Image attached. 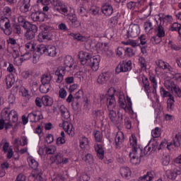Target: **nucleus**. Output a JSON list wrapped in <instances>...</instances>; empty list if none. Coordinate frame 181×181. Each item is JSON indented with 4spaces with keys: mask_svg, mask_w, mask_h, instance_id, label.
Listing matches in <instances>:
<instances>
[{
    "mask_svg": "<svg viewBox=\"0 0 181 181\" xmlns=\"http://www.w3.org/2000/svg\"><path fill=\"white\" fill-rule=\"evenodd\" d=\"M6 84L7 88H11L15 84V77L13 75H8L6 77Z\"/></svg>",
    "mask_w": 181,
    "mask_h": 181,
    "instance_id": "nucleus-35",
    "label": "nucleus"
},
{
    "mask_svg": "<svg viewBox=\"0 0 181 181\" xmlns=\"http://www.w3.org/2000/svg\"><path fill=\"white\" fill-rule=\"evenodd\" d=\"M40 29L42 32L38 35L37 40L38 42H45L46 40V26L42 25L40 26Z\"/></svg>",
    "mask_w": 181,
    "mask_h": 181,
    "instance_id": "nucleus-28",
    "label": "nucleus"
},
{
    "mask_svg": "<svg viewBox=\"0 0 181 181\" xmlns=\"http://www.w3.org/2000/svg\"><path fill=\"white\" fill-rule=\"evenodd\" d=\"M171 32H178L179 36H181V24L178 23H173L170 25Z\"/></svg>",
    "mask_w": 181,
    "mask_h": 181,
    "instance_id": "nucleus-37",
    "label": "nucleus"
},
{
    "mask_svg": "<svg viewBox=\"0 0 181 181\" xmlns=\"http://www.w3.org/2000/svg\"><path fill=\"white\" fill-rule=\"evenodd\" d=\"M149 81H151V86L153 88V90H152L153 94H156V90L158 89V79L156 76H155L154 74L150 75Z\"/></svg>",
    "mask_w": 181,
    "mask_h": 181,
    "instance_id": "nucleus-21",
    "label": "nucleus"
},
{
    "mask_svg": "<svg viewBox=\"0 0 181 181\" xmlns=\"http://www.w3.org/2000/svg\"><path fill=\"white\" fill-rule=\"evenodd\" d=\"M173 93H174L175 95L177 97L181 98V89L179 86L176 85L171 90Z\"/></svg>",
    "mask_w": 181,
    "mask_h": 181,
    "instance_id": "nucleus-56",
    "label": "nucleus"
},
{
    "mask_svg": "<svg viewBox=\"0 0 181 181\" xmlns=\"http://www.w3.org/2000/svg\"><path fill=\"white\" fill-rule=\"evenodd\" d=\"M78 57L82 66H90V63L91 62L93 56L91 55V54L87 52L81 51L78 54Z\"/></svg>",
    "mask_w": 181,
    "mask_h": 181,
    "instance_id": "nucleus-6",
    "label": "nucleus"
},
{
    "mask_svg": "<svg viewBox=\"0 0 181 181\" xmlns=\"http://www.w3.org/2000/svg\"><path fill=\"white\" fill-rule=\"evenodd\" d=\"M23 28L26 30L24 36L27 40H32L35 39L36 33H37V26L36 25L30 24V23H25Z\"/></svg>",
    "mask_w": 181,
    "mask_h": 181,
    "instance_id": "nucleus-3",
    "label": "nucleus"
},
{
    "mask_svg": "<svg viewBox=\"0 0 181 181\" xmlns=\"http://www.w3.org/2000/svg\"><path fill=\"white\" fill-rule=\"evenodd\" d=\"M93 135L96 142H101V141H103V135L100 131L93 132Z\"/></svg>",
    "mask_w": 181,
    "mask_h": 181,
    "instance_id": "nucleus-50",
    "label": "nucleus"
},
{
    "mask_svg": "<svg viewBox=\"0 0 181 181\" xmlns=\"http://www.w3.org/2000/svg\"><path fill=\"white\" fill-rule=\"evenodd\" d=\"M27 162L28 163V165L31 169H37L39 166V163H37V161L35 159H34L33 157L29 156L27 158Z\"/></svg>",
    "mask_w": 181,
    "mask_h": 181,
    "instance_id": "nucleus-30",
    "label": "nucleus"
},
{
    "mask_svg": "<svg viewBox=\"0 0 181 181\" xmlns=\"http://www.w3.org/2000/svg\"><path fill=\"white\" fill-rule=\"evenodd\" d=\"M69 21V25L70 28H72L73 29H76L81 26V21H79L78 18H77L76 15L70 16Z\"/></svg>",
    "mask_w": 181,
    "mask_h": 181,
    "instance_id": "nucleus-15",
    "label": "nucleus"
},
{
    "mask_svg": "<svg viewBox=\"0 0 181 181\" xmlns=\"http://www.w3.org/2000/svg\"><path fill=\"white\" fill-rule=\"evenodd\" d=\"M120 175L124 177V179L131 177V169L128 167H122L120 168Z\"/></svg>",
    "mask_w": 181,
    "mask_h": 181,
    "instance_id": "nucleus-29",
    "label": "nucleus"
},
{
    "mask_svg": "<svg viewBox=\"0 0 181 181\" xmlns=\"http://www.w3.org/2000/svg\"><path fill=\"white\" fill-rule=\"evenodd\" d=\"M177 84L175 83L173 81H167L165 83V87L167 88V90H171L176 86Z\"/></svg>",
    "mask_w": 181,
    "mask_h": 181,
    "instance_id": "nucleus-55",
    "label": "nucleus"
},
{
    "mask_svg": "<svg viewBox=\"0 0 181 181\" xmlns=\"http://www.w3.org/2000/svg\"><path fill=\"white\" fill-rule=\"evenodd\" d=\"M45 100H46V96H42V99H40V98H37L35 99V104L37 105V107H42V104H45Z\"/></svg>",
    "mask_w": 181,
    "mask_h": 181,
    "instance_id": "nucleus-59",
    "label": "nucleus"
},
{
    "mask_svg": "<svg viewBox=\"0 0 181 181\" xmlns=\"http://www.w3.org/2000/svg\"><path fill=\"white\" fill-rule=\"evenodd\" d=\"M156 63L158 67H159V69H162L163 70H166V69H168V70L170 71V69H172V67L169 66V64L163 62L162 59L158 60L156 62Z\"/></svg>",
    "mask_w": 181,
    "mask_h": 181,
    "instance_id": "nucleus-31",
    "label": "nucleus"
},
{
    "mask_svg": "<svg viewBox=\"0 0 181 181\" xmlns=\"http://www.w3.org/2000/svg\"><path fill=\"white\" fill-rule=\"evenodd\" d=\"M1 117L5 121H11V110L6 107L1 110Z\"/></svg>",
    "mask_w": 181,
    "mask_h": 181,
    "instance_id": "nucleus-26",
    "label": "nucleus"
},
{
    "mask_svg": "<svg viewBox=\"0 0 181 181\" xmlns=\"http://www.w3.org/2000/svg\"><path fill=\"white\" fill-rule=\"evenodd\" d=\"M101 62V57L100 55L92 56L90 59V62L89 64V67L93 70V71H97L100 69V62Z\"/></svg>",
    "mask_w": 181,
    "mask_h": 181,
    "instance_id": "nucleus-10",
    "label": "nucleus"
},
{
    "mask_svg": "<svg viewBox=\"0 0 181 181\" xmlns=\"http://www.w3.org/2000/svg\"><path fill=\"white\" fill-rule=\"evenodd\" d=\"M47 53H48V56L50 57H54L57 52H56V47L53 45H48L46 48Z\"/></svg>",
    "mask_w": 181,
    "mask_h": 181,
    "instance_id": "nucleus-34",
    "label": "nucleus"
},
{
    "mask_svg": "<svg viewBox=\"0 0 181 181\" xmlns=\"http://www.w3.org/2000/svg\"><path fill=\"white\" fill-rule=\"evenodd\" d=\"M160 42H162V37H159L158 35H154L153 37H151V42L153 45H159V43H160Z\"/></svg>",
    "mask_w": 181,
    "mask_h": 181,
    "instance_id": "nucleus-48",
    "label": "nucleus"
},
{
    "mask_svg": "<svg viewBox=\"0 0 181 181\" xmlns=\"http://www.w3.org/2000/svg\"><path fill=\"white\" fill-rule=\"evenodd\" d=\"M175 109V97L173 98H168L167 100V110L170 112H172V111Z\"/></svg>",
    "mask_w": 181,
    "mask_h": 181,
    "instance_id": "nucleus-33",
    "label": "nucleus"
},
{
    "mask_svg": "<svg viewBox=\"0 0 181 181\" xmlns=\"http://www.w3.org/2000/svg\"><path fill=\"white\" fill-rule=\"evenodd\" d=\"M3 151L6 153H7L8 159H11V158L13 156V150L12 149V147L9 146V143H4V144L3 145Z\"/></svg>",
    "mask_w": 181,
    "mask_h": 181,
    "instance_id": "nucleus-20",
    "label": "nucleus"
},
{
    "mask_svg": "<svg viewBox=\"0 0 181 181\" xmlns=\"http://www.w3.org/2000/svg\"><path fill=\"white\" fill-rule=\"evenodd\" d=\"M180 135H179L178 134H175L173 139V143L170 142L167 144V148L168 149V151H172V148H170V146H173V145L175 148H179V146H180Z\"/></svg>",
    "mask_w": 181,
    "mask_h": 181,
    "instance_id": "nucleus-17",
    "label": "nucleus"
},
{
    "mask_svg": "<svg viewBox=\"0 0 181 181\" xmlns=\"http://www.w3.org/2000/svg\"><path fill=\"white\" fill-rule=\"evenodd\" d=\"M42 84L40 86V91L45 94L46 93V75L41 77Z\"/></svg>",
    "mask_w": 181,
    "mask_h": 181,
    "instance_id": "nucleus-46",
    "label": "nucleus"
},
{
    "mask_svg": "<svg viewBox=\"0 0 181 181\" xmlns=\"http://www.w3.org/2000/svg\"><path fill=\"white\" fill-rule=\"evenodd\" d=\"M129 155H134V156L139 158H142V156H144L142 149L138 146L133 148L132 151L129 153Z\"/></svg>",
    "mask_w": 181,
    "mask_h": 181,
    "instance_id": "nucleus-32",
    "label": "nucleus"
},
{
    "mask_svg": "<svg viewBox=\"0 0 181 181\" xmlns=\"http://www.w3.org/2000/svg\"><path fill=\"white\" fill-rule=\"evenodd\" d=\"M110 78H111V73L103 72L98 76L97 83L98 84L104 86V84H107V83H108Z\"/></svg>",
    "mask_w": 181,
    "mask_h": 181,
    "instance_id": "nucleus-11",
    "label": "nucleus"
},
{
    "mask_svg": "<svg viewBox=\"0 0 181 181\" xmlns=\"http://www.w3.org/2000/svg\"><path fill=\"white\" fill-rule=\"evenodd\" d=\"M124 54H127L129 57H132V56L134 54V49H132L131 47H127L124 49Z\"/></svg>",
    "mask_w": 181,
    "mask_h": 181,
    "instance_id": "nucleus-63",
    "label": "nucleus"
},
{
    "mask_svg": "<svg viewBox=\"0 0 181 181\" xmlns=\"http://www.w3.org/2000/svg\"><path fill=\"white\" fill-rule=\"evenodd\" d=\"M23 62V59L22 58V57L18 56V57H14V64L16 66H21Z\"/></svg>",
    "mask_w": 181,
    "mask_h": 181,
    "instance_id": "nucleus-61",
    "label": "nucleus"
},
{
    "mask_svg": "<svg viewBox=\"0 0 181 181\" xmlns=\"http://www.w3.org/2000/svg\"><path fill=\"white\" fill-rule=\"evenodd\" d=\"M62 127L68 135H71V136H74V127H73V124L71 123L68 121H64L63 122Z\"/></svg>",
    "mask_w": 181,
    "mask_h": 181,
    "instance_id": "nucleus-14",
    "label": "nucleus"
},
{
    "mask_svg": "<svg viewBox=\"0 0 181 181\" xmlns=\"http://www.w3.org/2000/svg\"><path fill=\"white\" fill-rule=\"evenodd\" d=\"M108 117L110 121L117 125V127H121L122 125V115H117V112L113 110H108Z\"/></svg>",
    "mask_w": 181,
    "mask_h": 181,
    "instance_id": "nucleus-7",
    "label": "nucleus"
},
{
    "mask_svg": "<svg viewBox=\"0 0 181 181\" xmlns=\"http://www.w3.org/2000/svg\"><path fill=\"white\" fill-rule=\"evenodd\" d=\"M169 163H170V156L168 154L163 155L162 158V165H163V166H168Z\"/></svg>",
    "mask_w": 181,
    "mask_h": 181,
    "instance_id": "nucleus-51",
    "label": "nucleus"
},
{
    "mask_svg": "<svg viewBox=\"0 0 181 181\" xmlns=\"http://www.w3.org/2000/svg\"><path fill=\"white\" fill-rule=\"evenodd\" d=\"M104 115V112L101 110H97L93 111V116L94 118H96V119H98L100 117H103Z\"/></svg>",
    "mask_w": 181,
    "mask_h": 181,
    "instance_id": "nucleus-52",
    "label": "nucleus"
},
{
    "mask_svg": "<svg viewBox=\"0 0 181 181\" xmlns=\"http://www.w3.org/2000/svg\"><path fill=\"white\" fill-rule=\"evenodd\" d=\"M0 23H4V28L3 29L4 33L7 36H9V35L12 33V28H11V23H9V19H8L6 17H1Z\"/></svg>",
    "mask_w": 181,
    "mask_h": 181,
    "instance_id": "nucleus-12",
    "label": "nucleus"
},
{
    "mask_svg": "<svg viewBox=\"0 0 181 181\" xmlns=\"http://www.w3.org/2000/svg\"><path fill=\"white\" fill-rule=\"evenodd\" d=\"M95 151L97 153V156L99 159H104V150L101 144H96L94 146Z\"/></svg>",
    "mask_w": 181,
    "mask_h": 181,
    "instance_id": "nucleus-25",
    "label": "nucleus"
},
{
    "mask_svg": "<svg viewBox=\"0 0 181 181\" xmlns=\"http://www.w3.org/2000/svg\"><path fill=\"white\" fill-rule=\"evenodd\" d=\"M117 107V102L115 101V98L114 95H112L107 98V111L114 110Z\"/></svg>",
    "mask_w": 181,
    "mask_h": 181,
    "instance_id": "nucleus-18",
    "label": "nucleus"
},
{
    "mask_svg": "<svg viewBox=\"0 0 181 181\" xmlns=\"http://www.w3.org/2000/svg\"><path fill=\"white\" fill-rule=\"evenodd\" d=\"M59 98L64 99L66 97H67V91H66V89L64 88H62L59 90Z\"/></svg>",
    "mask_w": 181,
    "mask_h": 181,
    "instance_id": "nucleus-58",
    "label": "nucleus"
},
{
    "mask_svg": "<svg viewBox=\"0 0 181 181\" xmlns=\"http://www.w3.org/2000/svg\"><path fill=\"white\" fill-rule=\"evenodd\" d=\"M49 4H51L52 6H54L55 11L62 13V15H64L65 16L69 15V8L60 0H47L46 12L49 11V7L47 6Z\"/></svg>",
    "mask_w": 181,
    "mask_h": 181,
    "instance_id": "nucleus-2",
    "label": "nucleus"
},
{
    "mask_svg": "<svg viewBox=\"0 0 181 181\" xmlns=\"http://www.w3.org/2000/svg\"><path fill=\"white\" fill-rule=\"evenodd\" d=\"M35 47H36V44H35V41L31 40L25 45V49L27 52H33L35 50Z\"/></svg>",
    "mask_w": 181,
    "mask_h": 181,
    "instance_id": "nucleus-40",
    "label": "nucleus"
},
{
    "mask_svg": "<svg viewBox=\"0 0 181 181\" xmlns=\"http://www.w3.org/2000/svg\"><path fill=\"white\" fill-rule=\"evenodd\" d=\"M115 141L117 149H121L122 143L124 142V133H122V132H117Z\"/></svg>",
    "mask_w": 181,
    "mask_h": 181,
    "instance_id": "nucleus-16",
    "label": "nucleus"
},
{
    "mask_svg": "<svg viewBox=\"0 0 181 181\" xmlns=\"http://www.w3.org/2000/svg\"><path fill=\"white\" fill-rule=\"evenodd\" d=\"M45 52H46V45H40L35 49V53L38 54V56H42V54H45Z\"/></svg>",
    "mask_w": 181,
    "mask_h": 181,
    "instance_id": "nucleus-39",
    "label": "nucleus"
},
{
    "mask_svg": "<svg viewBox=\"0 0 181 181\" xmlns=\"http://www.w3.org/2000/svg\"><path fill=\"white\" fill-rule=\"evenodd\" d=\"M90 180V177L86 173H83L81 175L79 181H88Z\"/></svg>",
    "mask_w": 181,
    "mask_h": 181,
    "instance_id": "nucleus-64",
    "label": "nucleus"
},
{
    "mask_svg": "<svg viewBox=\"0 0 181 181\" xmlns=\"http://www.w3.org/2000/svg\"><path fill=\"white\" fill-rule=\"evenodd\" d=\"M101 12L105 16H111L114 13V8L110 4H105L101 6Z\"/></svg>",
    "mask_w": 181,
    "mask_h": 181,
    "instance_id": "nucleus-13",
    "label": "nucleus"
},
{
    "mask_svg": "<svg viewBox=\"0 0 181 181\" xmlns=\"http://www.w3.org/2000/svg\"><path fill=\"white\" fill-rule=\"evenodd\" d=\"M83 162L86 163L87 165H93L94 163V157L91 153H86L82 156Z\"/></svg>",
    "mask_w": 181,
    "mask_h": 181,
    "instance_id": "nucleus-27",
    "label": "nucleus"
},
{
    "mask_svg": "<svg viewBox=\"0 0 181 181\" xmlns=\"http://www.w3.org/2000/svg\"><path fill=\"white\" fill-rule=\"evenodd\" d=\"M121 18V13L119 12L116 13V15L110 19V23H113L115 25V23H118V20Z\"/></svg>",
    "mask_w": 181,
    "mask_h": 181,
    "instance_id": "nucleus-57",
    "label": "nucleus"
},
{
    "mask_svg": "<svg viewBox=\"0 0 181 181\" xmlns=\"http://www.w3.org/2000/svg\"><path fill=\"white\" fill-rule=\"evenodd\" d=\"M151 135L153 138H159V136H160V129L159 127H156L151 131Z\"/></svg>",
    "mask_w": 181,
    "mask_h": 181,
    "instance_id": "nucleus-54",
    "label": "nucleus"
},
{
    "mask_svg": "<svg viewBox=\"0 0 181 181\" xmlns=\"http://www.w3.org/2000/svg\"><path fill=\"white\" fill-rule=\"evenodd\" d=\"M142 83L144 88V91L147 95H149L151 93V83H149V79L148 78L143 76Z\"/></svg>",
    "mask_w": 181,
    "mask_h": 181,
    "instance_id": "nucleus-22",
    "label": "nucleus"
},
{
    "mask_svg": "<svg viewBox=\"0 0 181 181\" xmlns=\"http://www.w3.org/2000/svg\"><path fill=\"white\" fill-rule=\"evenodd\" d=\"M64 66H59L55 71V76L57 77V83H60L64 80V74H66V68L68 67L70 70H74L76 66H74V59L70 55H67L64 59Z\"/></svg>",
    "mask_w": 181,
    "mask_h": 181,
    "instance_id": "nucleus-1",
    "label": "nucleus"
},
{
    "mask_svg": "<svg viewBox=\"0 0 181 181\" xmlns=\"http://www.w3.org/2000/svg\"><path fill=\"white\" fill-rule=\"evenodd\" d=\"M144 29L146 33H152V30H153V25L152 24V21H147L144 23Z\"/></svg>",
    "mask_w": 181,
    "mask_h": 181,
    "instance_id": "nucleus-41",
    "label": "nucleus"
},
{
    "mask_svg": "<svg viewBox=\"0 0 181 181\" xmlns=\"http://www.w3.org/2000/svg\"><path fill=\"white\" fill-rule=\"evenodd\" d=\"M132 70V62L131 60L122 61L119 63L115 69L116 74H119V73H127Z\"/></svg>",
    "mask_w": 181,
    "mask_h": 181,
    "instance_id": "nucleus-5",
    "label": "nucleus"
},
{
    "mask_svg": "<svg viewBox=\"0 0 181 181\" xmlns=\"http://www.w3.org/2000/svg\"><path fill=\"white\" fill-rule=\"evenodd\" d=\"M129 142L131 146H132V148L138 147V144L136 143V137L132 134V136L129 138Z\"/></svg>",
    "mask_w": 181,
    "mask_h": 181,
    "instance_id": "nucleus-53",
    "label": "nucleus"
},
{
    "mask_svg": "<svg viewBox=\"0 0 181 181\" xmlns=\"http://www.w3.org/2000/svg\"><path fill=\"white\" fill-rule=\"evenodd\" d=\"M54 152H56V146H50L47 148L46 153H47L48 155H53Z\"/></svg>",
    "mask_w": 181,
    "mask_h": 181,
    "instance_id": "nucleus-62",
    "label": "nucleus"
},
{
    "mask_svg": "<svg viewBox=\"0 0 181 181\" xmlns=\"http://www.w3.org/2000/svg\"><path fill=\"white\" fill-rule=\"evenodd\" d=\"M50 160L52 163H54V162L62 163L63 162V154L58 153L55 156H52V157H50Z\"/></svg>",
    "mask_w": 181,
    "mask_h": 181,
    "instance_id": "nucleus-36",
    "label": "nucleus"
},
{
    "mask_svg": "<svg viewBox=\"0 0 181 181\" xmlns=\"http://www.w3.org/2000/svg\"><path fill=\"white\" fill-rule=\"evenodd\" d=\"M80 147L81 149H84L85 148H87L88 146V139L86 136L81 137L79 140Z\"/></svg>",
    "mask_w": 181,
    "mask_h": 181,
    "instance_id": "nucleus-45",
    "label": "nucleus"
},
{
    "mask_svg": "<svg viewBox=\"0 0 181 181\" xmlns=\"http://www.w3.org/2000/svg\"><path fill=\"white\" fill-rule=\"evenodd\" d=\"M130 158V162L132 165H139L141 163V157H135L134 154H129Z\"/></svg>",
    "mask_w": 181,
    "mask_h": 181,
    "instance_id": "nucleus-47",
    "label": "nucleus"
},
{
    "mask_svg": "<svg viewBox=\"0 0 181 181\" xmlns=\"http://www.w3.org/2000/svg\"><path fill=\"white\" fill-rule=\"evenodd\" d=\"M141 33V29L139 28V25L133 24L131 25L129 28V30L127 31V37H136Z\"/></svg>",
    "mask_w": 181,
    "mask_h": 181,
    "instance_id": "nucleus-9",
    "label": "nucleus"
},
{
    "mask_svg": "<svg viewBox=\"0 0 181 181\" xmlns=\"http://www.w3.org/2000/svg\"><path fill=\"white\" fill-rule=\"evenodd\" d=\"M153 179V173L148 172L146 175H144L143 177H141L139 179V181H151Z\"/></svg>",
    "mask_w": 181,
    "mask_h": 181,
    "instance_id": "nucleus-44",
    "label": "nucleus"
},
{
    "mask_svg": "<svg viewBox=\"0 0 181 181\" xmlns=\"http://www.w3.org/2000/svg\"><path fill=\"white\" fill-rule=\"evenodd\" d=\"M12 122H18V112L15 110H10V119Z\"/></svg>",
    "mask_w": 181,
    "mask_h": 181,
    "instance_id": "nucleus-49",
    "label": "nucleus"
},
{
    "mask_svg": "<svg viewBox=\"0 0 181 181\" xmlns=\"http://www.w3.org/2000/svg\"><path fill=\"white\" fill-rule=\"evenodd\" d=\"M139 63L141 69H146V60L143 57L139 58Z\"/></svg>",
    "mask_w": 181,
    "mask_h": 181,
    "instance_id": "nucleus-60",
    "label": "nucleus"
},
{
    "mask_svg": "<svg viewBox=\"0 0 181 181\" xmlns=\"http://www.w3.org/2000/svg\"><path fill=\"white\" fill-rule=\"evenodd\" d=\"M29 8H30V0H23L20 9L23 13L29 12Z\"/></svg>",
    "mask_w": 181,
    "mask_h": 181,
    "instance_id": "nucleus-24",
    "label": "nucleus"
},
{
    "mask_svg": "<svg viewBox=\"0 0 181 181\" xmlns=\"http://www.w3.org/2000/svg\"><path fill=\"white\" fill-rule=\"evenodd\" d=\"M119 105L122 108L125 112H129L132 111V102L131 101V98L127 97V103L125 100V96L124 93H119Z\"/></svg>",
    "mask_w": 181,
    "mask_h": 181,
    "instance_id": "nucleus-4",
    "label": "nucleus"
},
{
    "mask_svg": "<svg viewBox=\"0 0 181 181\" xmlns=\"http://www.w3.org/2000/svg\"><path fill=\"white\" fill-rule=\"evenodd\" d=\"M164 144L165 143L161 142L159 146V143H158V141H153L151 144V151H153V153L155 152L156 151V149H158V151H160V149H162V146H163Z\"/></svg>",
    "mask_w": 181,
    "mask_h": 181,
    "instance_id": "nucleus-42",
    "label": "nucleus"
},
{
    "mask_svg": "<svg viewBox=\"0 0 181 181\" xmlns=\"http://www.w3.org/2000/svg\"><path fill=\"white\" fill-rule=\"evenodd\" d=\"M160 95L162 98H166L168 97H169V98H173V95H172L170 92L165 90L163 87L160 88Z\"/></svg>",
    "mask_w": 181,
    "mask_h": 181,
    "instance_id": "nucleus-38",
    "label": "nucleus"
},
{
    "mask_svg": "<svg viewBox=\"0 0 181 181\" xmlns=\"http://www.w3.org/2000/svg\"><path fill=\"white\" fill-rule=\"evenodd\" d=\"M59 110L61 112V117H62V118H64V119H69V118H70V112L66 106L62 105L59 107Z\"/></svg>",
    "mask_w": 181,
    "mask_h": 181,
    "instance_id": "nucleus-23",
    "label": "nucleus"
},
{
    "mask_svg": "<svg viewBox=\"0 0 181 181\" xmlns=\"http://www.w3.org/2000/svg\"><path fill=\"white\" fill-rule=\"evenodd\" d=\"M181 175V170L175 169L174 171L168 170L165 172V175L167 176L168 179H170L171 180H175L177 175Z\"/></svg>",
    "mask_w": 181,
    "mask_h": 181,
    "instance_id": "nucleus-19",
    "label": "nucleus"
},
{
    "mask_svg": "<svg viewBox=\"0 0 181 181\" xmlns=\"http://www.w3.org/2000/svg\"><path fill=\"white\" fill-rule=\"evenodd\" d=\"M69 35L74 37L75 40H78L79 42H86V40H87V38L85 36L81 35V34H75L74 33H72Z\"/></svg>",
    "mask_w": 181,
    "mask_h": 181,
    "instance_id": "nucleus-43",
    "label": "nucleus"
},
{
    "mask_svg": "<svg viewBox=\"0 0 181 181\" xmlns=\"http://www.w3.org/2000/svg\"><path fill=\"white\" fill-rule=\"evenodd\" d=\"M155 21L157 23V28H155L156 35L158 36L159 37H165V28L162 26V21L164 22L163 18L160 17V14H158V21L155 18Z\"/></svg>",
    "mask_w": 181,
    "mask_h": 181,
    "instance_id": "nucleus-8",
    "label": "nucleus"
}]
</instances>
